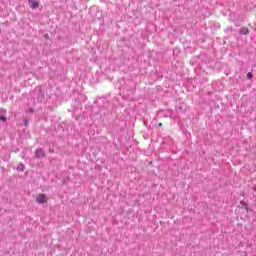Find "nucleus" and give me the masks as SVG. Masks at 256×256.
Listing matches in <instances>:
<instances>
[{"label": "nucleus", "mask_w": 256, "mask_h": 256, "mask_svg": "<svg viewBox=\"0 0 256 256\" xmlns=\"http://www.w3.org/2000/svg\"><path fill=\"white\" fill-rule=\"evenodd\" d=\"M36 203H38L39 205H43V204L47 203V196H45V194L40 193L36 197Z\"/></svg>", "instance_id": "nucleus-1"}, {"label": "nucleus", "mask_w": 256, "mask_h": 256, "mask_svg": "<svg viewBox=\"0 0 256 256\" xmlns=\"http://www.w3.org/2000/svg\"><path fill=\"white\" fill-rule=\"evenodd\" d=\"M28 5H29L30 9H37L39 7V1L29 0Z\"/></svg>", "instance_id": "nucleus-2"}, {"label": "nucleus", "mask_w": 256, "mask_h": 256, "mask_svg": "<svg viewBox=\"0 0 256 256\" xmlns=\"http://www.w3.org/2000/svg\"><path fill=\"white\" fill-rule=\"evenodd\" d=\"M5 115H7V111L5 109H0V121L3 123H7V117H5Z\"/></svg>", "instance_id": "nucleus-3"}, {"label": "nucleus", "mask_w": 256, "mask_h": 256, "mask_svg": "<svg viewBox=\"0 0 256 256\" xmlns=\"http://www.w3.org/2000/svg\"><path fill=\"white\" fill-rule=\"evenodd\" d=\"M36 157L38 159H43V157H45V151H43V149H37L36 150Z\"/></svg>", "instance_id": "nucleus-4"}, {"label": "nucleus", "mask_w": 256, "mask_h": 256, "mask_svg": "<svg viewBox=\"0 0 256 256\" xmlns=\"http://www.w3.org/2000/svg\"><path fill=\"white\" fill-rule=\"evenodd\" d=\"M240 35H249V28L242 27L240 29Z\"/></svg>", "instance_id": "nucleus-5"}, {"label": "nucleus", "mask_w": 256, "mask_h": 256, "mask_svg": "<svg viewBox=\"0 0 256 256\" xmlns=\"http://www.w3.org/2000/svg\"><path fill=\"white\" fill-rule=\"evenodd\" d=\"M17 171H25V164L23 163H20L18 166H17Z\"/></svg>", "instance_id": "nucleus-6"}, {"label": "nucleus", "mask_w": 256, "mask_h": 256, "mask_svg": "<svg viewBox=\"0 0 256 256\" xmlns=\"http://www.w3.org/2000/svg\"><path fill=\"white\" fill-rule=\"evenodd\" d=\"M240 204L242 205V207H245L246 211H249V206H247L244 201H241Z\"/></svg>", "instance_id": "nucleus-7"}, {"label": "nucleus", "mask_w": 256, "mask_h": 256, "mask_svg": "<svg viewBox=\"0 0 256 256\" xmlns=\"http://www.w3.org/2000/svg\"><path fill=\"white\" fill-rule=\"evenodd\" d=\"M252 77H253V73L248 72V73H247V79H251Z\"/></svg>", "instance_id": "nucleus-8"}, {"label": "nucleus", "mask_w": 256, "mask_h": 256, "mask_svg": "<svg viewBox=\"0 0 256 256\" xmlns=\"http://www.w3.org/2000/svg\"><path fill=\"white\" fill-rule=\"evenodd\" d=\"M24 125H25V127H27V125H29V120L27 118L24 119Z\"/></svg>", "instance_id": "nucleus-9"}, {"label": "nucleus", "mask_w": 256, "mask_h": 256, "mask_svg": "<svg viewBox=\"0 0 256 256\" xmlns=\"http://www.w3.org/2000/svg\"><path fill=\"white\" fill-rule=\"evenodd\" d=\"M158 125H159V127H162L163 124H162V123H159Z\"/></svg>", "instance_id": "nucleus-10"}]
</instances>
